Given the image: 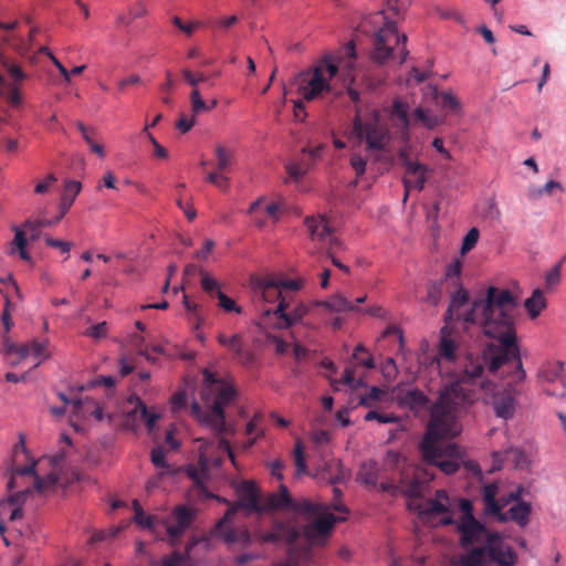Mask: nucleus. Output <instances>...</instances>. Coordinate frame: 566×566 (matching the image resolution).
<instances>
[{
  "label": "nucleus",
  "mask_w": 566,
  "mask_h": 566,
  "mask_svg": "<svg viewBox=\"0 0 566 566\" xmlns=\"http://www.w3.org/2000/svg\"><path fill=\"white\" fill-rule=\"evenodd\" d=\"M452 293L449 307L444 314L448 324L462 322L473 325L479 322L485 336L496 339L499 345L491 344L482 356L468 357L463 370L455 379H463L465 384L476 385L486 367L490 374H495L510 363L515 364V375L518 381L525 379L516 343L515 318L517 301L507 289L489 286L484 295L473 300L470 307L468 292L458 285Z\"/></svg>",
  "instance_id": "f257e3e1"
},
{
  "label": "nucleus",
  "mask_w": 566,
  "mask_h": 566,
  "mask_svg": "<svg viewBox=\"0 0 566 566\" xmlns=\"http://www.w3.org/2000/svg\"><path fill=\"white\" fill-rule=\"evenodd\" d=\"M478 399L476 385L465 384L463 379H454L441 390L430 408V421L419 448L427 464L439 468L448 475L459 470L461 452L455 443L443 439L460 433L458 418L467 413Z\"/></svg>",
  "instance_id": "f03ea898"
},
{
  "label": "nucleus",
  "mask_w": 566,
  "mask_h": 566,
  "mask_svg": "<svg viewBox=\"0 0 566 566\" xmlns=\"http://www.w3.org/2000/svg\"><path fill=\"white\" fill-rule=\"evenodd\" d=\"M353 134L359 144H365L366 153L365 156L360 154L350 156V166L356 177L359 178L366 172L367 163L379 166L378 171L387 170L391 164V154L388 149L391 137L379 114L373 112L363 117L357 115L353 122Z\"/></svg>",
  "instance_id": "7ed1b4c3"
},
{
  "label": "nucleus",
  "mask_w": 566,
  "mask_h": 566,
  "mask_svg": "<svg viewBox=\"0 0 566 566\" xmlns=\"http://www.w3.org/2000/svg\"><path fill=\"white\" fill-rule=\"evenodd\" d=\"M202 377L201 399L208 410H203L197 401H193L190 413L199 423L210 428L218 436H224L229 432L226 424L224 407L234 399L235 390L209 369L202 371Z\"/></svg>",
  "instance_id": "20e7f679"
},
{
  "label": "nucleus",
  "mask_w": 566,
  "mask_h": 566,
  "mask_svg": "<svg viewBox=\"0 0 566 566\" xmlns=\"http://www.w3.org/2000/svg\"><path fill=\"white\" fill-rule=\"evenodd\" d=\"M317 518L305 525L302 530L298 527L295 517L275 518L271 523L268 532L256 533V539L260 544H285L290 547L303 534L307 541L313 542L316 536H328L337 522L345 521V517H336L332 513L324 511L316 515Z\"/></svg>",
  "instance_id": "39448f33"
},
{
  "label": "nucleus",
  "mask_w": 566,
  "mask_h": 566,
  "mask_svg": "<svg viewBox=\"0 0 566 566\" xmlns=\"http://www.w3.org/2000/svg\"><path fill=\"white\" fill-rule=\"evenodd\" d=\"M381 22H384V27L375 33L373 59L378 63L385 62L391 56L394 46L401 43L399 63H405L409 54L406 49L407 35L398 33L396 23L387 21L384 11H379L371 17L373 24L376 25Z\"/></svg>",
  "instance_id": "423d86ee"
},
{
  "label": "nucleus",
  "mask_w": 566,
  "mask_h": 566,
  "mask_svg": "<svg viewBox=\"0 0 566 566\" xmlns=\"http://www.w3.org/2000/svg\"><path fill=\"white\" fill-rule=\"evenodd\" d=\"M338 74V66L324 57L313 69L300 75L298 93L304 101H313L324 92L333 93L329 83Z\"/></svg>",
  "instance_id": "0eeeda50"
},
{
  "label": "nucleus",
  "mask_w": 566,
  "mask_h": 566,
  "mask_svg": "<svg viewBox=\"0 0 566 566\" xmlns=\"http://www.w3.org/2000/svg\"><path fill=\"white\" fill-rule=\"evenodd\" d=\"M235 513V507H229L223 517L217 523L213 535L216 537L222 538L228 544L240 543L243 545H250L252 539L256 541V533L261 531L254 532L253 535L249 533L245 527H232L230 525V517Z\"/></svg>",
  "instance_id": "6e6552de"
},
{
  "label": "nucleus",
  "mask_w": 566,
  "mask_h": 566,
  "mask_svg": "<svg viewBox=\"0 0 566 566\" xmlns=\"http://www.w3.org/2000/svg\"><path fill=\"white\" fill-rule=\"evenodd\" d=\"M488 560L497 566H515L517 554L511 545L505 543L499 533L490 534L485 541Z\"/></svg>",
  "instance_id": "1a4fd4ad"
},
{
  "label": "nucleus",
  "mask_w": 566,
  "mask_h": 566,
  "mask_svg": "<svg viewBox=\"0 0 566 566\" xmlns=\"http://www.w3.org/2000/svg\"><path fill=\"white\" fill-rule=\"evenodd\" d=\"M197 516V510L187 505H177L169 520L165 521L166 532L171 542L178 541L191 526Z\"/></svg>",
  "instance_id": "9d476101"
},
{
  "label": "nucleus",
  "mask_w": 566,
  "mask_h": 566,
  "mask_svg": "<svg viewBox=\"0 0 566 566\" xmlns=\"http://www.w3.org/2000/svg\"><path fill=\"white\" fill-rule=\"evenodd\" d=\"M457 530L460 534V545L463 549H468L475 544L484 545L490 534H496V532L488 531L476 518L458 521Z\"/></svg>",
  "instance_id": "9b49d317"
},
{
  "label": "nucleus",
  "mask_w": 566,
  "mask_h": 566,
  "mask_svg": "<svg viewBox=\"0 0 566 566\" xmlns=\"http://www.w3.org/2000/svg\"><path fill=\"white\" fill-rule=\"evenodd\" d=\"M480 388L491 397L496 417L507 420L514 416L515 399L510 391L496 392V385L492 381L481 382Z\"/></svg>",
  "instance_id": "f8f14e48"
},
{
  "label": "nucleus",
  "mask_w": 566,
  "mask_h": 566,
  "mask_svg": "<svg viewBox=\"0 0 566 566\" xmlns=\"http://www.w3.org/2000/svg\"><path fill=\"white\" fill-rule=\"evenodd\" d=\"M399 158L406 168V174L403 177V186L406 190L403 201H406L408 198V192L411 189H417L419 191L423 189L426 184L427 167L418 161L411 160L403 150L399 153Z\"/></svg>",
  "instance_id": "ddd939ff"
},
{
  "label": "nucleus",
  "mask_w": 566,
  "mask_h": 566,
  "mask_svg": "<svg viewBox=\"0 0 566 566\" xmlns=\"http://www.w3.org/2000/svg\"><path fill=\"white\" fill-rule=\"evenodd\" d=\"M7 353L17 355V359L11 363L12 366H17L21 360L32 356L36 359L33 364V368H35L48 357L46 343L35 339L21 345L9 344L7 345Z\"/></svg>",
  "instance_id": "4468645a"
},
{
  "label": "nucleus",
  "mask_w": 566,
  "mask_h": 566,
  "mask_svg": "<svg viewBox=\"0 0 566 566\" xmlns=\"http://www.w3.org/2000/svg\"><path fill=\"white\" fill-rule=\"evenodd\" d=\"M287 307L289 305L285 302V298H282L273 311L271 308H265L263 310V314L269 316L273 313L281 321L279 323V327L282 328L291 327L307 314V307L304 304H297L290 312H286Z\"/></svg>",
  "instance_id": "2eb2a0df"
},
{
  "label": "nucleus",
  "mask_w": 566,
  "mask_h": 566,
  "mask_svg": "<svg viewBox=\"0 0 566 566\" xmlns=\"http://www.w3.org/2000/svg\"><path fill=\"white\" fill-rule=\"evenodd\" d=\"M231 507H242L249 512L262 513V499L256 484L252 481H245L241 484L240 496L237 505Z\"/></svg>",
  "instance_id": "dca6fc26"
},
{
  "label": "nucleus",
  "mask_w": 566,
  "mask_h": 566,
  "mask_svg": "<svg viewBox=\"0 0 566 566\" xmlns=\"http://www.w3.org/2000/svg\"><path fill=\"white\" fill-rule=\"evenodd\" d=\"M396 400L399 406L415 412L426 409L430 402L428 396L418 388L399 389Z\"/></svg>",
  "instance_id": "f3484780"
},
{
  "label": "nucleus",
  "mask_w": 566,
  "mask_h": 566,
  "mask_svg": "<svg viewBox=\"0 0 566 566\" xmlns=\"http://www.w3.org/2000/svg\"><path fill=\"white\" fill-rule=\"evenodd\" d=\"M304 226L310 234L311 240L325 243L331 233L334 232L325 216H308L304 219Z\"/></svg>",
  "instance_id": "a211bd4d"
},
{
  "label": "nucleus",
  "mask_w": 566,
  "mask_h": 566,
  "mask_svg": "<svg viewBox=\"0 0 566 566\" xmlns=\"http://www.w3.org/2000/svg\"><path fill=\"white\" fill-rule=\"evenodd\" d=\"M252 284L253 296L255 301L258 300L265 303H273L276 300L280 302L282 298H284L277 282L265 279H258L253 281Z\"/></svg>",
  "instance_id": "6ab92c4d"
},
{
  "label": "nucleus",
  "mask_w": 566,
  "mask_h": 566,
  "mask_svg": "<svg viewBox=\"0 0 566 566\" xmlns=\"http://www.w3.org/2000/svg\"><path fill=\"white\" fill-rule=\"evenodd\" d=\"M416 509L420 515L433 516L447 514L449 510V496L446 490H437L433 499H428L423 504H418Z\"/></svg>",
  "instance_id": "aec40b11"
},
{
  "label": "nucleus",
  "mask_w": 566,
  "mask_h": 566,
  "mask_svg": "<svg viewBox=\"0 0 566 566\" xmlns=\"http://www.w3.org/2000/svg\"><path fill=\"white\" fill-rule=\"evenodd\" d=\"M30 489H24L11 494L7 500L0 501V516L9 513L10 521H17L22 517L21 505L27 500Z\"/></svg>",
  "instance_id": "412c9836"
},
{
  "label": "nucleus",
  "mask_w": 566,
  "mask_h": 566,
  "mask_svg": "<svg viewBox=\"0 0 566 566\" xmlns=\"http://www.w3.org/2000/svg\"><path fill=\"white\" fill-rule=\"evenodd\" d=\"M315 306L323 307L329 313L360 312V310L342 294H334L327 300L317 301Z\"/></svg>",
  "instance_id": "4be33fe9"
},
{
  "label": "nucleus",
  "mask_w": 566,
  "mask_h": 566,
  "mask_svg": "<svg viewBox=\"0 0 566 566\" xmlns=\"http://www.w3.org/2000/svg\"><path fill=\"white\" fill-rule=\"evenodd\" d=\"M73 413L78 418L94 417L101 421L103 419V410L92 398L76 399L72 401Z\"/></svg>",
  "instance_id": "5701e85b"
},
{
  "label": "nucleus",
  "mask_w": 566,
  "mask_h": 566,
  "mask_svg": "<svg viewBox=\"0 0 566 566\" xmlns=\"http://www.w3.org/2000/svg\"><path fill=\"white\" fill-rule=\"evenodd\" d=\"M291 495L284 484H280L279 493H270L262 500V512L271 510L289 509L291 504Z\"/></svg>",
  "instance_id": "b1692460"
},
{
  "label": "nucleus",
  "mask_w": 566,
  "mask_h": 566,
  "mask_svg": "<svg viewBox=\"0 0 566 566\" xmlns=\"http://www.w3.org/2000/svg\"><path fill=\"white\" fill-rule=\"evenodd\" d=\"M467 552L460 556V566H485L488 563L485 544L480 546H470Z\"/></svg>",
  "instance_id": "393cba45"
},
{
  "label": "nucleus",
  "mask_w": 566,
  "mask_h": 566,
  "mask_svg": "<svg viewBox=\"0 0 566 566\" xmlns=\"http://www.w3.org/2000/svg\"><path fill=\"white\" fill-rule=\"evenodd\" d=\"M323 478L327 479L328 483L335 485L344 482L348 478V472L343 469L339 460L332 459L324 464Z\"/></svg>",
  "instance_id": "a878e982"
},
{
  "label": "nucleus",
  "mask_w": 566,
  "mask_h": 566,
  "mask_svg": "<svg viewBox=\"0 0 566 566\" xmlns=\"http://www.w3.org/2000/svg\"><path fill=\"white\" fill-rule=\"evenodd\" d=\"M290 510L294 511L298 514H304L307 516H316L317 514H322L324 511H328V506L319 503H313L306 499L302 500H291Z\"/></svg>",
  "instance_id": "bb28decb"
},
{
  "label": "nucleus",
  "mask_w": 566,
  "mask_h": 566,
  "mask_svg": "<svg viewBox=\"0 0 566 566\" xmlns=\"http://www.w3.org/2000/svg\"><path fill=\"white\" fill-rule=\"evenodd\" d=\"M11 229L14 232V238L11 242L9 254H14L18 251L23 261H31V256L27 251L28 240L24 230L20 229L18 226H12Z\"/></svg>",
  "instance_id": "cd10ccee"
},
{
  "label": "nucleus",
  "mask_w": 566,
  "mask_h": 566,
  "mask_svg": "<svg viewBox=\"0 0 566 566\" xmlns=\"http://www.w3.org/2000/svg\"><path fill=\"white\" fill-rule=\"evenodd\" d=\"M422 483L418 479L408 480L402 478L399 484V491L409 499V507L412 506L413 501H417L422 495Z\"/></svg>",
  "instance_id": "c85d7f7f"
},
{
  "label": "nucleus",
  "mask_w": 566,
  "mask_h": 566,
  "mask_svg": "<svg viewBox=\"0 0 566 566\" xmlns=\"http://www.w3.org/2000/svg\"><path fill=\"white\" fill-rule=\"evenodd\" d=\"M379 478V469L375 461L364 462L358 471V481L371 486L376 488Z\"/></svg>",
  "instance_id": "c756f323"
},
{
  "label": "nucleus",
  "mask_w": 566,
  "mask_h": 566,
  "mask_svg": "<svg viewBox=\"0 0 566 566\" xmlns=\"http://www.w3.org/2000/svg\"><path fill=\"white\" fill-rule=\"evenodd\" d=\"M524 306L531 318H536L546 306L544 294L541 290H535L533 294L525 300Z\"/></svg>",
  "instance_id": "7c9ffc66"
},
{
  "label": "nucleus",
  "mask_w": 566,
  "mask_h": 566,
  "mask_svg": "<svg viewBox=\"0 0 566 566\" xmlns=\"http://www.w3.org/2000/svg\"><path fill=\"white\" fill-rule=\"evenodd\" d=\"M511 520L516 522L520 526H525L528 523L531 514V505L527 502L518 501L509 510Z\"/></svg>",
  "instance_id": "2f4dec72"
},
{
  "label": "nucleus",
  "mask_w": 566,
  "mask_h": 566,
  "mask_svg": "<svg viewBox=\"0 0 566 566\" xmlns=\"http://www.w3.org/2000/svg\"><path fill=\"white\" fill-rule=\"evenodd\" d=\"M196 544L197 542L193 539L187 545L185 553L172 552L169 556L163 558L161 566H189L190 551Z\"/></svg>",
  "instance_id": "473e14b6"
},
{
  "label": "nucleus",
  "mask_w": 566,
  "mask_h": 566,
  "mask_svg": "<svg viewBox=\"0 0 566 566\" xmlns=\"http://www.w3.org/2000/svg\"><path fill=\"white\" fill-rule=\"evenodd\" d=\"M134 522L143 528L154 530L156 527V518L147 515L137 500L133 501Z\"/></svg>",
  "instance_id": "72a5a7b5"
},
{
  "label": "nucleus",
  "mask_w": 566,
  "mask_h": 566,
  "mask_svg": "<svg viewBox=\"0 0 566 566\" xmlns=\"http://www.w3.org/2000/svg\"><path fill=\"white\" fill-rule=\"evenodd\" d=\"M214 155L217 159V170L219 172L228 171L233 161V151L222 145H218L214 148Z\"/></svg>",
  "instance_id": "f704fd0d"
},
{
  "label": "nucleus",
  "mask_w": 566,
  "mask_h": 566,
  "mask_svg": "<svg viewBox=\"0 0 566 566\" xmlns=\"http://www.w3.org/2000/svg\"><path fill=\"white\" fill-rule=\"evenodd\" d=\"M57 482H59V475H57L56 471H54V470L43 478L40 476L39 474H36L35 480H34V489L38 492L42 493L50 489L55 488Z\"/></svg>",
  "instance_id": "c9c22d12"
},
{
  "label": "nucleus",
  "mask_w": 566,
  "mask_h": 566,
  "mask_svg": "<svg viewBox=\"0 0 566 566\" xmlns=\"http://www.w3.org/2000/svg\"><path fill=\"white\" fill-rule=\"evenodd\" d=\"M311 164L307 161L289 163L285 166L286 174L294 181H300L308 171Z\"/></svg>",
  "instance_id": "e433bc0d"
},
{
  "label": "nucleus",
  "mask_w": 566,
  "mask_h": 566,
  "mask_svg": "<svg viewBox=\"0 0 566 566\" xmlns=\"http://www.w3.org/2000/svg\"><path fill=\"white\" fill-rule=\"evenodd\" d=\"M151 463L157 468L165 471V473H171L172 469L166 461V451L163 447H156L150 453Z\"/></svg>",
  "instance_id": "4c0bfd02"
},
{
  "label": "nucleus",
  "mask_w": 566,
  "mask_h": 566,
  "mask_svg": "<svg viewBox=\"0 0 566 566\" xmlns=\"http://www.w3.org/2000/svg\"><path fill=\"white\" fill-rule=\"evenodd\" d=\"M261 420H262V417L256 415L248 422L247 434L248 436L254 434V438L248 439V441L244 443V449L251 448L255 443L256 438L263 433L262 429L260 428Z\"/></svg>",
  "instance_id": "58836bf2"
},
{
  "label": "nucleus",
  "mask_w": 566,
  "mask_h": 566,
  "mask_svg": "<svg viewBox=\"0 0 566 566\" xmlns=\"http://www.w3.org/2000/svg\"><path fill=\"white\" fill-rule=\"evenodd\" d=\"M455 343L451 338L442 336L439 344V356L448 361H453L455 359Z\"/></svg>",
  "instance_id": "ea45409f"
},
{
  "label": "nucleus",
  "mask_w": 566,
  "mask_h": 566,
  "mask_svg": "<svg viewBox=\"0 0 566 566\" xmlns=\"http://www.w3.org/2000/svg\"><path fill=\"white\" fill-rule=\"evenodd\" d=\"M147 14V9L144 3L137 2L128 10V15L118 17V22L123 24H129L135 19L142 18Z\"/></svg>",
  "instance_id": "a19ab883"
},
{
  "label": "nucleus",
  "mask_w": 566,
  "mask_h": 566,
  "mask_svg": "<svg viewBox=\"0 0 566 566\" xmlns=\"http://www.w3.org/2000/svg\"><path fill=\"white\" fill-rule=\"evenodd\" d=\"M139 411L140 419L146 423L148 430H151L154 426L156 424L159 416L155 412L148 411L146 405L137 399V406L135 412Z\"/></svg>",
  "instance_id": "79ce46f5"
},
{
  "label": "nucleus",
  "mask_w": 566,
  "mask_h": 566,
  "mask_svg": "<svg viewBox=\"0 0 566 566\" xmlns=\"http://www.w3.org/2000/svg\"><path fill=\"white\" fill-rule=\"evenodd\" d=\"M438 98L442 108L454 113L460 111V102L450 91L441 92Z\"/></svg>",
  "instance_id": "37998d69"
},
{
  "label": "nucleus",
  "mask_w": 566,
  "mask_h": 566,
  "mask_svg": "<svg viewBox=\"0 0 566 566\" xmlns=\"http://www.w3.org/2000/svg\"><path fill=\"white\" fill-rule=\"evenodd\" d=\"M3 41L9 43L20 55L23 56L28 55L32 46L27 40L19 35L6 36Z\"/></svg>",
  "instance_id": "c03bdc74"
},
{
  "label": "nucleus",
  "mask_w": 566,
  "mask_h": 566,
  "mask_svg": "<svg viewBox=\"0 0 566 566\" xmlns=\"http://www.w3.org/2000/svg\"><path fill=\"white\" fill-rule=\"evenodd\" d=\"M217 298H218V305L228 313L234 312L237 314L242 313V307L237 305V303L230 298L228 295H226L221 291H217Z\"/></svg>",
  "instance_id": "a18cd8bd"
},
{
  "label": "nucleus",
  "mask_w": 566,
  "mask_h": 566,
  "mask_svg": "<svg viewBox=\"0 0 566 566\" xmlns=\"http://www.w3.org/2000/svg\"><path fill=\"white\" fill-rule=\"evenodd\" d=\"M182 304L186 311L191 315V319L195 321V327L199 328L203 322L198 312L200 306L192 302L186 294H184Z\"/></svg>",
  "instance_id": "49530a36"
},
{
  "label": "nucleus",
  "mask_w": 566,
  "mask_h": 566,
  "mask_svg": "<svg viewBox=\"0 0 566 566\" xmlns=\"http://www.w3.org/2000/svg\"><path fill=\"white\" fill-rule=\"evenodd\" d=\"M366 421H373L376 420L379 423H395L399 421V418L395 416L394 413H381L377 410H369L365 415Z\"/></svg>",
  "instance_id": "de8ad7c7"
},
{
  "label": "nucleus",
  "mask_w": 566,
  "mask_h": 566,
  "mask_svg": "<svg viewBox=\"0 0 566 566\" xmlns=\"http://www.w3.org/2000/svg\"><path fill=\"white\" fill-rule=\"evenodd\" d=\"M35 465H36V462L32 461L30 464H27L23 467H17L13 471L12 478L8 482V489L12 490L14 488V476L15 475H18V476L33 475V478L35 479V475L38 474L35 472Z\"/></svg>",
  "instance_id": "09e8293b"
},
{
  "label": "nucleus",
  "mask_w": 566,
  "mask_h": 566,
  "mask_svg": "<svg viewBox=\"0 0 566 566\" xmlns=\"http://www.w3.org/2000/svg\"><path fill=\"white\" fill-rule=\"evenodd\" d=\"M391 115L399 119L400 124L403 127H407L409 125V117H408V105L396 101L392 105V112Z\"/></svg>",
  "instance_id": "8fccbe9b"
},
{
  "label": "nucleus",
  "mask_w": 566,
  "mask_h": 566,
  "mask_svg": "<svg viewBox=\"0 0 566 566\" xmlns=\"http://www.w3.org/2000/svg\"><path fill=\"white\" fill-rule=\"evenodd\" d=\"M191 109L193 114H200L211 109L209 105L201 98L199 90H192L190 93Z\"/></svg>",
  "instance_id": "3c124183"
},
{
  "label": "nucleus",
  "mask_w": 566,
  "mask_h": 566,
  "mask_svg": "<svg viewBox=\"0 0 566 566\" xmlns=\"http://www.w3.org/2000/svg\"><path fill=\"white\" fill-rule=\"evenodd\" d=\"M462 270V264L459 260H455L451 262L446 271V280L452 281V285L458 286L460 285L459 279Z\"/></svg>",
  "instance_id": "603ef678"
},
{
  "label": "nucleus",
  "mask_w": 566,
  "mask_h": 566,
  "mask_svg": "<svg viewBox=\"0 0 566 566\" xmlns=\"http://www.w3.org/2000/svg\"><path fill=\"white\" fill-rule=\"evenodd\" d=\"M479 237H480V232L476 228L470 229L463 238L461 252L467 253V252L471 251L475 247V244L479 240Z\"/></svg>",
  "instance_id": "864d4df0"
},
{
  "label": "nucleus",
  "mask_w": 566,
  "mask_h": 566,
  "mask_svg": "<svg viewBox=\"0 0 566 566\" xmlns=\"http://www.w3.org/2000/svg\"><path fill=\"white\" fill-rule=\"evenodd\" d=\"M20 229L24 230V233H29L30 234V239L35 241L40 238V234H41V223H39L38 220H27L23 222V224L21 227H19Z\"/></svg>",
  "instance_id": "5fc2aeb1"
},
{
  "label": "nucleus",
  "mask_w": 566,
  "mask_h": 566,
  "mask_svg": "<svg viewBox=\"0 0 566 566\" xmlns=\"http://www.w3.org/2000/svg\"><path fill=\"white\" fill-rule=\"evenodd\" d=\"M200 274H201V286L205 290V292H207L209 294H212V293L217 294V291H220L218 281L216 279H213L212 276H210L203 270H200Z\"/></svg>",
  "instance_id": "6e6d98bb"
},
{
  "label": "nucleus",
  "mask_w": 566,
  "mask_h": 566,
  "mask_svg": "<svg viewBox=\"0 0 566 566\" xmlns=\"http://www.w3.org/2000/svg\"><path fill=\"white\" fill-rule=\"evenodd\" d=\"M294 461L297 474H304L306 472V463L303 454V448L300 441L295 443L294 448Z\"/></svg>",
  "instance_id": "4d7b16f0"
},
{
  "label": "nucleus",
  "mask_w": 566,
  "mask_h": 566,
  "mask_svg": "<svg viewBox=\"0 0 566 566\" xmlns=\"http://www.w3.org/2000/svg\"><path fill=\"white\" fill-rule=\"evenodd\" d=\"M182 76L187 81V83L191 85L192 90H198V84L200 82H206L208 80V76L203 72L192 74L187 69L182 70Z\"/></svg>",
  "instance_id": "13d9d810"
},
{
  "label": "nucleus",
  "mask_w": 566,
  "mask_h": 566,
  "mask_svg": "<svg viewBox=\"0 0 566 566\" xmlns=\"http://www.w3.org/2000/svg\"><path fill=\"white\" fill-rule=\"evenodd\" d=\"M107 323L102 322L86 329L85 335L93 339H101L107 335Z\"/></svg>",
  "instance_id": "bf43d9fd"
},
{
  "label": "nucleus",
  "mask_w": 566,
  "mask_h": 566,
  "mask_svg": "<svg viewBox=\"0 0 566 566\" xmlns=\"http://www.w3.org/2000/svg\"><path fill=\"white\" fill-rule=\"evenodd\" d=\"M441 298V283H432L428 287L426 301L432 305H437Z\"/></svg>",
  "instance_id": "052dcab7"
},
{
  "label": "nucleus",
  "mask_w": 566,
  "mask_h": 566,
  "mask_svg": "<svg viewBox=\"0 0 566 566\" xmlns=\"http://www.w3.org/2000/svg\"><path fill=\"white\" fill-rule=\"evenodd\" d=\"M186 402H187L186 391L181 390V391H177L176 394H174L171 397V400H170L172 412H178L179 410H181L186 406Z\"/></svg>",
  "instance_id": "680f3d73"
},
{
  "label": "nucleus",
  "mask_w": 566,
  "mask_h": 566,
  "mask_svg": "<svg viewBox=\"0 0 566 566\" xmlns=\"http://www.w3.org/2000/svg\"><path fill=\"white\" fill-rule=\"evenodd\" d=\"M130 344L133 347H135L138 352L139 355L144 356L147 360L149 361H154V358H151L148 353H147V349L143 348V345H144V337L138 335V334H133L130 336Z\"/></svg>",
  "instance_id": "e2e57ef3"
},
{
  "label": "nucleus",
  "mask_w": 566,
  "mask_h": 566,
  "mask_svg": "<svg viewBox=\"0 0 566 566\" xmlns=\"http://www.w3.org/2000/svg\"><path fill=\"white\" fill-rule=\"evenodd\" d=\"M2 65L6 67V70L8 71L9 75L14 81H22V80L25 78V74H24V72L22 71V69L19 65L10 63L8 61H3Z\"/></svg>",
  "instance_id": "0e129e2a"
},
{
  "label": "nucleus",
  "mask_w": 566,
  "mask_h": 566,
  "mask_svg": "<svg viewBox=\"0 0 566 566\" xmlns=\"http://www.w3.org/2000/svg\"><path fill=\"white\" fill-rule=\"evenodd\" d=\"M44 240L48 247L59 249L62 253H69L71 250V243L67 241L54 239L51 237H45Z\"/></svg>",
  "instance_id": "69168bd1"
},
{
  "label": "nucleus",
  "mask_w": 566,
  "mask_h": 566,
  "mask_svg": "<svg viewBox=\"0 0 566 566\" xmlns=\"http://www.w3.org/2000/svg\"><path fill=\"white\" fill-rule=\"evenodd\" d=\"M560 270H562V262L557 263L547 274L545 277L546 285L548 287L554 286L559 283L560 280Z\"/></svg>",
  "instance_id": "338daca9"
},
{
  "label": "nucleus",
  "mask_w": 566,
  "mask_h": 566,
  "mask_svg": "<svg viewBox=\"0 0 566 566\" xmlns=\"http://www.w3.org/2000/svg\"><path fill=\"white\" fill-rule=\"evenodd\" d=\"M412 118L417 122H420L422 123L423 125L428 126V127H432L433 126V120L431 119V117L429 116L428 112L424 111L423 108L421 107H417L413 113H412Z\"/></svg>",
  "instance_id": "774afa93"
}]
</instances>
